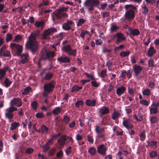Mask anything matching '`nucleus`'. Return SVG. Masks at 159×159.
Segmentation results:
<instances>
[{
	"label": "nucleus",
	"instance_id": "1",
	"mask_svg": "<svg viewBox=\"0 0 159 159\" xmlns=\"http://www.w3.org/2000/svg\"><path fill=\"white\" fill-rule=\"evenodd\" d=\"M10 104L11 106L6 109L5 114V117L9 120L13 118V115L12 112L17 110V109L13 106L16 105L17 107H20L22 104L21 99L19 98H14L11 100Z\"/></svg>",
	"mask_w": 159,
	"mask_h": 159
},
{
	"label": "nucleus",
	"instance_id": "2",
	"mask_svg": "<svg viewBox=\"0 0 159 159\" xmlns=\"http://www.w3.org/2000/svg\"><path fill=\"white\" fill-rule=\"evenodd\" d=\"M39 34V32L38 31L32 33L29 37V40L26 44V46L31 50L33 53L38 50V43L36 38Z\"/></svg>",
	"mask_w": 159,
	"mask_h": 159
},
{
	"label": "nucleus",
	"instance_id": "3",
	"mask_svg": "<svg viewBox=\"0 0 159 159\" xmlns=\"http://www.w3.org/2000/svg\"><path fill=\"white\" fill-rule=\"evenodd\" d=\"M126 11L124 15V18L128 20H131L135 17L134 10L136 7L131 4H127L124 6Z\"/></svg>",
	"mask_w": 159,
	"mask_h": 159
},
{
	"label": "nucleus",
	"instance_id": "4",
	"mask_svg": "<svg viewBox=\"0 0 159 159\" xmlns=\"http://www.w3.org/2000/svg\"><path fill=\"white\" fill-rule=\"evenodd\" d=\"M100 3L98 0H86L84 2L83 5L87 9L89 13L92 14L94 7H97L99 5Z\"/></svg>",
	"mask_w": 159,
	"mask_h": 159
},
{
	"label": "nucleus",
	"instance_id": "5",
	"mask_svg": "<svg viewBox=\"0 0 159 159\" xmlns=\"http://www.w3.org/2000/svg\"><path fill=\"white\" fill-rule=\"evenodd\" d=\"M67 7H62L57 10L53 13L55 14L56 18L61 19L64 18L68 16V14L65 11H67Z\"/></svg>",
	"mask_w": 159,
	"mask_h": 159
},
{
	"label": "nucleus",
	"instance_id": "6",
	"mask_svg": "<svg viewBox=\"0 0 159 159\" xmlns=\"http://www.w3.org/2000/svg\"><path fill=\"white\" fill-rule=\"evenodd\" d=\"M10 47L12 52H14L18 55H20L23 49L22 47L19 45L15 43H11Z\"/></svg>",
	"mask_w": 159,
	"mask_h": 159
},
{
	"label": "nucleus",
	"instance_id": "7",
	"mask_svg": "<svg viewBox=\"0 0 159 159\" xmlns=\"http://www.w3.org/2000/svg\"><path fill=\"white\" fill-rule=\"evenodd\" d=\"M54 87V84L53 81L45 84L44 86V92L43 95L44 97H47L48 94L52 91Z\"/></svg>",
	"mask_w": 159,
	"mask_h": 159
},
{
	"label": "nucleus",
	"instance_id": "8",
	"mask_svg": "<svg viewBox=\"0 0 159 159\" xmlns=\"http://www.w3.org/2000/svg\"><path fill=\"white\" fill-rule=\"evenodd\" d=\"M62 50L68 55H71L75 56L76 55V50L75 49H72L69 45H64L61 48Z\"/></svg>",
	"mask_w": 159,
	"mask_h": 159
},
{
	"label": "nucleus",
	"instance_id": "9",
	"mask_svg": "<svg viewBox=\"0 0 159 159\" xmlns=\"http://www.w3.org/2000/svg\"><path fill=\"white\" fill-rule=\"evenodd\" d=\"M56 31V29L54 28H49L44 31L43 34L42 35L43 39H48V36Z\"/></svg>",
	"mask_w": 159,
	"mask_h": 159
},
{
	"label": "nucleus",
	"instance_id": "10",
	"mask_svg": "<svg viewBox=\"0 0 159 159\" xmlns=\"http://www.w3.org/2000/svg\"><path fill=\"white\" fill-rule=\"evenodd\" d=\"M54 56V52H47L46 51H44L42 53V57L40 60L49 59L50 57H53Z\"/></svg>",
	"mask_w": 159,
	"mask_h": 159
},
{
	"label": "nucleus",
	"instance_id": "11",
	"mask_svg": "<svg viewBox=\"0 0 159 159\" xmlns=\"http://www.w3.org/2000/svg\"><path fill=\"white\" fill-rule=\"evenodd\" d=\"M124 126L128 129H130L133 127V125L132 123L131 120L129 118L124 120L122 122Z\"/></svg>",
	"mask_w": 159,
	"mask_h": 159
},
{
	"label": "nucleus",
	"instance_id": "12",
	"mask_svg": "<svg viewBox=\"0 0 159 159\" xmlns=\"http://www.w3.org/2000/svg\"><path fill=\"white\" fill-rule=\"evenodd\" d=\"M74 24L72 20H67V22L62 25V28L65 30H69L71 29V27Z\"/></svg>",
	"mask_w": 159,
	"mask_h": 159
},
{
	"label": "nucleus",
	"instance_id": "13",
	"mask_svg": "<svg viewBox=\"0 0 159 159\" xmlns=\"http://www.w3.org/2000/svg\"><path fill=\"white\" fill-rule=\"evenodd\" d=\"M10 55V52L6 49V46H2L0 50V56L9 57Z\"/></svg>",
	"mask_w": 159,
	"mask_h": 159
},
{
	"label": "nucleus",
	"instance_id": "14",
	"mask_svg": "<svg viewBox=\"0 0 159 159\" xmlns=\"http://www.w3.org/2000/svg\"><path fill=\"white\" fill-rule=\"evenodd\" d=\"M159 103L158 102L154 103L149 107L151 114H156L157 112L158 107L159 106Z\"/></svg>",
	"mask_w": 159,
	"mask_h": 159
},
{
	"label": "nucleus",
	"instance_id": "15",
	"mask_svg": "<svg viewBox=\"0 0 159 159\" xmlns=\"http://www.w3.org/2000/svg\"><path fill=\"white\" fill-rule=\"evenodd\" d=\"M7 71H10L9 68L7 66L0 69V81L4 78L6 75V72Z\"/></svg>",
	"mask_w": 159,
	"mask_h": 159
},
{
	"label": "nucleus",
	"instance_id": "16",
	"mask_svg": "<svg viewBox=\"0 0 159 159\" xmlns=\"http://www.w3.org/2000/svg\"><path fill=\"white\" fill-rule=\"evenodd\" d=\"M57 61L60 63H68L70 61V58L67 56H61L57 58Z\"/></svg>",
	"mask_w": 159,
	"mask_h": 159
},
{
	"label": "nucleus",
	"instance_id": "17",
	"mask_svg": "<svg viewBox=\"0 0 159 159\" xmlns=\"http://www.w3.org/2000/svg\"><path fill=\"white\" fill-rule=\"evenodd\" d=\"M115 36L117 38L116 42V43L117 44L120 43L125 39V37L124 36L123 34L121 33H118Z\"/></svg>",
	"mask_w": 159,
	"mask_h": 159
},
{
	"label": "nucleus",
	"instance_id": "18",
	"mask_svg": "<svg viewBox=\"0 0 159 159\" xmlns=\"http://www.w3.org/2000/svg\"><path fill=\"white\" fill-rule=\"evenodd\" d=\"M106 150L107 148L106 146L102 144L98 148L97 151L99 153L102 155H104L106 154Z\"/></svg>",
	"mask_w": 159,
	"mask_h": 159
},
{
	"label": "nucleus",
	"instance_id": "19",
	"mask_svg": "<svg viewBox=\"0 0 159 159\" xmlns=\"http://www.w3.org/2000/svg\"><path fill=\"white\" fill-rule=\"evenodd\" d=\"M156 52V50L154 47L150 46L149 49L148 51V56L149 57H152L153 55Z\"/></svg>",
	"mask_w": 159,
	"mask_h": 159
},
{
	"label": "nucleus",
	"instance_id": "20",
	"mask_svg": "<svg viewBox=\"0 0 159 159\" xmlns=\"http://www.w3.org/2000/svg\"><path fill=\"white\" fill-rule=\"evenodd\" d=\"M133 69L136 75L139 74L141 73L142 70V68L140 66H136V65L133 66Z\"/></svg>",
	"mask_w": 159,
	"mask_h": 159
},
{
	"label": "nucleus",
	"instance_id": "21",
	"mask_svg": "<svg viewBox=\"0 0 159 159\" xmlns=\"http://www.w3.org/2000/svg\"><path fill=\"white\" fill-rule=\"evenodd\" d=\"M21 57V60L20 61V63L24 64L26 62L28 59V53L25 52V53L23 54L22 55H20Z\"/></svg>",
	"mask_w": 159,
	"mask_h": 159
},
{
	"label": "nucleus",
	"instance_id": "22",
	"mask_svg": "<svg viewBox=\"0 0 159 159\" xmlns=\"http://www.w3.org/2000/svg\"><path fill=\"white\" fill-rule=\"evenodd\" d=\"M125 90V88L123 86H121L118 87L116 89V94L120 96L123 94Z\"/></svg>",
	"mask_w": 159,
	"mask_h": 159
},
{
	"label": "nucleus",
	"instance_id": "23",
	"mask_svg": "<svg viewBox=\"0 0 159 159\" xmlns=\"http://www.w3.org/2000/svg\"><path fill=\"white\" fill-rule=\"evenodd\" d=\"M66 136L63 135L58 140L59 144L61 146H63L65 143L66 141Z\"/></svg>",
	"mask_w": 159,
	"mask_h": 159
},
{
	"label": "nucleus",
	"instance_id": "24",
	"mask_svg": "<svg viewBox=\"0 0 159 159\" xmlns=\"http://www.w3.org/2000/svg\"><path fill=\"white\" fill-rule=\"evenodd\" d=\"M96 101L95 99L91 100L90 99H87L85 102V104L89 106H94L96 104Z\"/></svg>",
	"mask_w": 159,
	"mask_h": 159
},
{
	"label": "nucleus",
	"instance_id": "25",
	"mask_svg": "<svg viewBox=\"0 0 159 159\" xmlns=\"http://www.w3.org/2000/svg\"><path fill=\"white\" fill-rule=\"evenodd\" d=\"M99 112L101 114L104 115L109 112V109L107 107H103L99 109Z\"/></svg>",
	"mask_w": 159,
	"mask_h": 159
},
{
	"label": "nucleus",
	"instance_id": "26",
	"mask_svg": "<svg viewBox=\"0 0 159 159\" xmlns=\"http://www.w3.org/2000/svg\"><path fill=\"white\" fill-rule=\"evenodd\" d=\"M134 118L137 121L140 122L143 119V116L140 113H138L137 115H134L133 116Z\"/></svg>",
	"mask_w": 159,
	"mask_h": 159
},
{
	"label": "nucleus",
	"instance_id": "27",
	"mask_svg": "<svg viewBox=\"0 0 159 159\" xmlns=\"http://www.w3.org/2000/svg\"><path fill=\"white\" fill-rule=\"evenodd\" d=\"M130 32L131 34L134 36H138L140 34V31L137 29H130Z\"/></svg>",
	"mask_w": 159,
	"mask_h": 159
},
{
	"label": "nucleus",
	"instance_id": "28",
	"mask_svg": "<svg viewBox=\"0 0 159 159\" xmlns=\"http://www.w3.org/2000/svg\"><path fill=\"white\" fill-rule=\"evenodd\" d=\"M11 81L8 78L6 77L5 79L3 82V86L6 87H8L11 84Z\"/></svg>",
	"mask_w": 159,
	"mask_h": 159
},
{
	"label": "nucleus",
	"instance_id": "29",
	"mask_svg": "<svg viewBox=\"0 0 159 159\" xmlns=\"http://www.w3.org/2000/svg\"><path fill=\"white\" fill-rule=\"evenodd\" d=\"M20 125V123L19 122H13L11 124L10 129L11 130H13L19 127Z\"/></svg>",
	"mask_w": 159,
	"mask_h": 159
},
{
	"label": "nucleus",
	"instance_id": "30",
	"mask_svg": "<svg viewBox=\"0 0 159 159\" xmlns=\"http://www.w3.org/2000/svg\"><path fill=\"white\" fill-rule=\"evenodd\" d=\"M42 133L43 134H46L48 133V128L44 125H42L41 127Z\"/></svg>",
	"mask_w": 159,
	"mask_h": 159
},
{
	"label": "nucleus",
	"instance_id": "31",
	"mask_svg": "<svg viewBox=\"0 0 159 159\" xmlns=\"http://www.w3.org/2000/svg\"><path fill=\"white\" fill-rule=\"evenodd\" d=\"M61 108L58 107H56L53 109L52 111V112L53 114L55 115H57L60 113L61 112Z\"/></svg>",
	"mask_w": 159,
	"mask_h": 159
},
{
	"label": "nucleus",
	"instance_id": "32",
	"mask_svg": "<svg viewBox=\"0 0 159 159\" xmlns=\"http://www.w3.org/2000/svg\"><path fill=\"white\" fill-rule=\"evenodd\" d=\"M86 20L84 19L80 18L79 19L77 23V26H80L86 22Z\"/></svg>",
	"mask_w": 159,
	"mask_h": 159
},
{
	"label": "nucleus",
	"instance_id": "33",
	"mask_svg": "<svg viewBox=\"0 0 159 159\" xmlns=\"http://www.w3.org/2000/svg\"><path fill=\"white\" fill-rule=\"evenodd\" d=\"M31 88L30 87H26L24 89L22 94L24 95L28 94L31 91Z\"/></svg>",
	"mask_w": 159,
	"mask_h": 159
},
{
	"label": "nucleus",
	"instance_id": "34",
	"mask_svg": "<svg viewBox=\"0 0 159 159\" xmlns=\"http://www.w3.org/2000/svg\"><path fill=\"white\" fill-rule=\"evenodd\" d=\"M107 70L106 69H103L102 70L100 75V76L101 78H104L107 76Z\"/></svg>",
	"mask_w": 159,
	"mask_h": 159
},
{
	"label": "nucleus",
	"instance_id": "35",
	"mask_svg": "<svg viewBox=\"0 0 159 159\" xmlns=\"http://www.w3.org/2000/svg\"><path fill=\"white\" fill-rule=\"evenodd\" d=\"M89 32L87 30H82L80 34V37L83 40L84 39L85 35L86 34H89Z\"/></svg>",
	"mask_w": 159,
	"mask_h": 159
},
{
	"label": "nucleus",
	"instance_id": "36",
	"mask_svg": "<svg viewBox=\"0 0 159 159\" xmlns=\"http://www.w3.org/2000/svg\"><path fill=\"white\" fill-rule=\"evenodd\" d=\"M120 116V113L118 112L115 111L112 113V118L114 120H116Z\"/></svg>",
	"mask_w": 159,
	"mask_h": 159
},
{
	"label": "nucleus",
	"instance_id": "37",
	"mask_svg": "<svg viewBox=\"0 0 159 159\" xmlns=\"http://www.w3.org/2000/svg\"><path fill=\"white\" fill-rule=\"evenodd\" d=\"M95 131L97 134L102 133L104 131V129L97 126L95 129Z\"/></svg>",
	"mask_w": 159,
	"mask_h": 159
},
{
	"label": "nucleus",
	"instance_id": "38",
	"mask_svg": "<svg viewBox=\"0 0 159 159\" xmlns=\"http://www.w3.org/2000/svg\"><path fill=\"white\" fill-rule=\"evenodd\" d=\"M112 65L113 63L109 60L106 62V66L107 67L108 70L109 71H112L111 67L112 66Z\"/></svg>",
	"mask_w": 159,
	"mask_h": 159
},
{
	"label": "nucleus",
	"instance_id": "39",
	"mask_svg": "<svg viewBox=\"0 0 159 159\" xmlns=\"http://www.w3.org/2000/svg\"><path fill=\"white\" fill-rule=\"evenodd\" d=\"M141 7L143 9V13L145 15H147L148 11V8L145 5H143Z\"/></svg>",
	"mask_w": 159,
	"mask_h": 159
},
{
	"label": "nucleus",
	"instance_id": "40",
	"mask_svg": "<svg viewBox=\"0 0 159 159\" xmlns=\"http://www.w3.org/2000/svg\"><path fill=\"white\" fill-rule=\"evenodd\" d=\"M31 105L32 109L34 110H36L38 106V103L36 101H34L31 102Z\"/></svg>",
	"mask_w": 159,
	"mask_h": 159
},
{
	"label": "nucleus",
	"instance_id": "41",
	"mask_svg": "<svg viewBox=\"0 0 159 159\" xmlns=\"http://www.w3.org/2000/svg\"><path fill=\"white\" fill-rule=\"evenodd\" d=\"M44 25V22L43 21H37L35 24V25L38 27H42Z\"/></svg>",
	"mask_w": 159,
	"mask_h": 159
},
{
	"label": "nucleus",
	"instance_id": "42",
	"mask_svg": "<svg viewBox=\"0 0 159 159\" xmlns=\"http://www.w3.org/2000/svg\"><path fill=\"white\" fill-rule=\"evenodd\" d=\"M130 53V52L129 51H123L120 52V55L122 57H125L128 56Z\"/></svg>",
	"mask_w": 159,
	"mask_h": 159
},
{
	"label": "nucleus",
	"instance_id": "43",
	"mask_svg": "<svg viewBox=\"0 0 159 159\" xmlns=\"http://www.w3.org/2000/svg\"><path fill=\"white\" fill-rule=\"evenodd\" d=\"M96 149L93 147H91L88 150V152L91 155H94L96 153Z\"/></svg>",
	"mask_w": 159,
	"mask_h": 159
},
{
	"label": "nucleus",
	"instance_id": "44",
	"mask_svg": "<svg viewBox=\"0 0 159 159\" xmlns=\"http://www.w3.org/2000/svg\"><path fill=\"white\" fill-rule=\"evenodd\" d=\"M139 136L140 137V138L141 140L143 141L146 138V135H145V130H143L142 133L140 134L139 135Z\"/></svg>",
	"mask_w": 159,
	"mask_h": 159
},
{
	"label": "nucleus",
	"instance_id": "45",
	"mask_svg": "<svg viewBox=\"0 0 159 159\" xmlns=\"http://www.w3.org/2000/svg\"><path fill=\"white\" fill-rule=\"evenodd\" d=\"M84 104L83 102L82 101H77L75 104V106L77 108H79L80 107H82Z\"/></svg>",
	"mask_w": 159,
	"mask_h": 159
},
{
	"label": "nucleus",
	"instance_id": "46",
	"mask_svg": "<svg viewBox=\"0 0 159 159\" xmlns=\"http://www.w3.org/2000/svg\"><path fill=\"white\" fill-rule=\"evenodd\" d=\"M143 95L146 96H149L150 94V91L148 89H146L142 92Z\"/></svg>",
	"mask_w": 159,
	"mask_h": 159
},
{
	"label": "nucleus",
	"instance_id": "47",
	"mask_svg": "<svg viewBox=\"0 0 159 159\" xmlns=\"http://www.w3.org/2000/svg\"><path fill=\"white\" fill-rule=\"evenodd\" d=\"M12 38L11 34H7L6 36V40L7 42H8L11 40Z\"/></svg>",
	"mask_w": 159,
	"mask_h": 159
},
{
	"label": "nucleus",
	"instance_id": "48",
	"mask_svg": "<svg viewBox=\"0 0 159 159\" xmlns=\"http://www.w3.org/2000/svg\"><path fill=\"white\" fill-rule=\"evenodd\" d=\"M82 88V87H79L77 85H75L72 88L71 91L72 92L74 91L76 92Z\"/></svg>",
	"mask_w": 159,
	"mask_h": 159
},
{
	"label": "nucleus",
	"instance_id": "49",
	"mask_svg": "<svg viewBox=\"0 0 159 159\" xmlns=\"http://www.w3.org/2000/svg\"><path fill=\"white\" fill-rule=\"evenodd\" d=\"M148 65L150 67H153L154 66V63L153 59L151 58L148 60Z\"/></svg>",
	"mask_w": 159,
	"mask_h": 159
},
{
	"label": "nucleus",
	"instance_id": "50",
	"mask_svg": "<svg viewBox=\"0 0 159 159\" xmlns=\"http://www.w3.org/2000/svg\"><path fill=\"white\" fill-rule=\"evenodd\" d=\"M49 3L48 0L43 1V2L41 3L39 6V7H40L43 6H46L48 5Z\"/></svg>",
	"mask_w": 159,
	"mask_h": 159
},
{
	"label": "nucleus",
	"instance_id": "51",
	"mask_svg": "<svg viewBox=\"0 0 159 159\" xmlns=\"http://www.w3.org/2000/svg\"><path fill=\"white\" fill-rule=\"evenodd\" d=\"M84 74L86 76L87 78H90L92 80H95V78L92 75L89 74L87 73H84Z\"/></svg>",
	"mask_w": 159,
	"mask_h": 159
},
{
	"label": "nucleus",
	"instance_id": "52",
	"mask_svg": "<svg viewBox=\"0 0 159 159\" xmlns=\"http://www.w3.org/2000/svg\"><path fill=\"white\" fill-rule=\"evenodd\" d=\"M149 145H150L151 147H155L156 148V142H155L154 141H152L150 142L149 143Z\"/></svg>",
	"mask_w": 159,
	"mask_h": 159
},
{
	"label": "nucleus",
	"instance_id": "53",
	"mask_svg": "<svg viewBox=\"0 0 159 159\" xmlns=\"http://www.w3.org/2000/svg\"><path fill=\"white\" fill-rule=\"evenodd\" d=\"M21 39V37L20 35L18 34L15 36L13 41L16 42H18Z\"/></svg>",
	"mask_w": 159,
	"mask_h": 159
},
{
	"label": "nucleus",
	"instance_id": "54",
	"mask_svg": "<svg viewBox=\"0 0 159 159\" xmlns=\"http://www.w3.org/2000/svg\"><path fill=\"white\" fill-rule=\"evenodd\" d=\"M118 28V27L115 25H111L110 29L111 31L112 32H114Z\"/></svg>",
	"mask_w": 159,
	"mask_h": 159
},
{
	"label": "nucleus",
	"instance_id": "55",
	"mask_svg": "<svg viewBox=\"0 0 159 159\" xmlns=\"http://www.w3.org/2000/svg\"><path fill=\"white\" fill-rule=\"evenodd\" d=\"M63 152L62 150H60L58 152L57 154V157L58 158H61L63 157Z\"/></svg>",
	"mask_w": 159,
	"mask_h": 159
},
{
	"label": "nucleus",
	"instance_id": "56",
	"mask_svg": "<svg viewBox=\"0 0 159 159\" xmlns=\"http://www.w3.org/2000/svg\"><path fill=\"white\" fill-rule=\"evenodd\" d=\"M52 74L51 73H49L46 74L44 78L46 80H49L52 78Z\"/></svg>",
	"mask_w": 159,
	"mask_h": 159
},
{
	"label": "nucleus",
	"instance_id": "57",
	"mask_svg": "<svg viewBox=\"0 0 159 159\" xmlns=\"http://www.w3.org/2000/svg\"><path fill=\"white\" fill-rule=\"evenodd\" d=\"M140 102L141 104L146 106L149 105L148 102L145 100H141L140 101Z\"/></svg>",
	"mask_w": 159,
	"mask_h": 159
},
{
	"label": "nucleus",
	"instance_id": "58",
	"mask_svg": "<svg viewBox=\"0 0 159 159\" xmlns=\"http://www.w3.org/2000/svg\"><path fill=\"white\" fill-rule=\"evenodd\" d=\"M91 83L93 86L95 87H98L99 85V84L96 81H92Z\"/></svg>",
	"mask_w": 159,
	"mask_h": 159
},
{
	"label": "nucleus",
	"instance_id": "59",
	"mask_svg": "<svg viewBox=\"0 0 159 159\" xmlns=\"http://www.w3.org/2000/svg\"><path fill=\"white\" fill-rule=\"evenodd\" d=\"M157 155V153L155 151H152L150 153V156L151 157H154Z\"/></svg>",
	"mask_w": 159,
	"mask_h": 159
},
{
	"label": "nucleus",
	"instance_id": "60",
	"mask_svg": "<svg viewBox=\"0 0 159 159\" xmlns=\"http://www.w3.org/2000/svg\"><path fill=\"white\" fill-rule=\"evenodd\" d=\"M36 117L39 118H41L44 116V115L43 113H38L36 114Z\"/></svg>",
	"mask_w": 159,
	"mask_h": 159
},
{
	"label": "nucleus",
	"instance_id": "61",
	"mask_svg": "<svg viewBox=\"0 0 159 159\" xmlns=\"http://www.w3.org/2000/svg\"><path fill=\"white\" fill-rule=\"evenodd\" d=\"M33 152V149L31 148L27 149L25 151V153L27 154H30Z\"/></svg>",
	"mask_w": 159,
	"mask_h": 159
},
{
	"label": "nucleus",
	"instance_id": "62",
	"mask_svg": "<svg viewBox=\"0 0 159 159\" xmlns=\"http://www.w3.org/2000/svg\"><path fill=\"white\" fill-rule=\"evenodd\" d=\"M71 147L69 146L66 150V153L68 155L71 152Z\"/></svg>",
	"mask_w": 159,
	"mask_h": 159
},
{
	"label": "nucleus",
	"instance_id": "63",
	"mask_svg": "<svg viewBox=\"0 0 159 159\" xmlns=\"http://www.w3.org/2000/svg\"><path fill=\"white\" fill-rule=\"evenodd\" d=\"M157 120V118L156 116L152 117L150 119V121L151 123H154Z\"/></svg>",
	"mask_w": 159,
	"mask_h": 159
},
{
	"label": "nucleus",
	"instance_id": "64",
	"mask_svg": "<svg viewBox=\"0 0 159 159\" xmlns=\"http://www.w3.org/2000/svg\"><path fill=\"white\" fill-rule=\"evenodd\" d=\"M102 42L100 39H98L95 40V44L97 45H100Z\"/></svg>",
	"mask_w": 159,
	"mask_h": 159
}]
</instances>
